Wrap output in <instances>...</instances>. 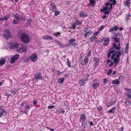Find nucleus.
Instances as JSON below:
<instances>
[{
    "instance_id": "f257e3e1",
    "label": "nucleus",
    "mask_w": 131,
    "mask_h": 131,
    "mask_svg": "<svg viewBox=\"0 0 131 131\" xmlns=\"http://www.w3.org/2000/svg\"><path fill=\"white\" fill-rule=\"evenodd\" d=\"M17 36L20 38L22 42L25 43H27L30 40L29 36L27 34L24 32L23 30H20L18 32Z\"/></svg>"
},
{
    "instance_id": "f03ea898",
    "label": "nucleus",
    "mask_w": 131,
    "mask_h": 131,
    "mask_svg": "<svg viewBox=\"0 0 131 131\" xmlns=\"http://www.w3.org/2000/svg\"><path fill=\"white\" fill-rule=\"evenodd\" d=\"M16 50L17 52L19 53L25 52L26 50L25 47L20 43H18Z\"/></svg>"
},
{
    "instance_id": "7ed1b4c3",
    "label": "nucleus",
    "mask_w": 131,
    "mask_h": 131,
    "mask_svg": "<svg viewBox=\"0 0 131 131\" xmlns=\"http://www.w3.org/2000/svg\"><path fill=\"white\" fill-rule=\"evenodd\" d=\"M86 117L85 115L83 114H82L80 116V122H82V125H84V129L85 128V124L87 122L86 121Z\"/></svg>"
},
{
    "instance_id": "20e7f679",
    "label": "nucleus",
    "mask_w": 131,
    "mask_h": 131,
    "mask_svg": "<svg viewBox=\"0 0 131 131\" xmlns=\"http://www.w3.org/2000/svg\"><path fill=\"white\" fill-rule=\"evenodd\" d=\"M11 36V34L10 30L7 29L4 30L3 35V37H5L6 39H8Z\"/></svg>"
},
{
    "instance_id": "39448f33",
    "label": "nucleus",
    "mask_w": 131,
    "mask_h": 131,
    "mask_svg": "<svg viewBox=\"0 0 131 131\" xmlns=\"http://www.w3.org/2000/svg\"><path fill=\"white\" fill-rule=\"evenodd\" d=\"M34 77L36 79L42 80H44V79L43 78V77L42 76L41 72H37L36 74L34 75Z\"/></svg>"
},
{
    "instance_id": "423d86ee",
    "label": "nucleus",
    "mask_w": 131,
    "mask_h": 131,
    "mask_svg": "<svg viewBox=\"0 0 131 131\" xmlns=\"http://www.w3.org/2000/svg\"><path fill=\"white\" fill-rule=\"evenodd\" d=\"M110 38L109 37L104 38H103V40L104 41L103 45L105 46H108L109 43L110 41Z\"/></svg>"
},
{
    "instance_id": "0eeeda50",
    "label": "nucleus",
    "mask_w": 131,
    "mask_h": 131,
    "mask_svg": "<svg viewBox=\"0 0 131 131\" xmlns=\"http://www.w3.org/2000/svg\"><path fill=\"white\" fill-rule=\"evenodd\" d=\"M31 60L34 62L36 61L37 60V56L36 53H32L30 57Z\"/></svg>"
},
{
    "instance_id": "6e6552de",
    "label": "nucleus",
    "mask_w": 131,
    "mask_h": 131,
    "mask_svg": "<svg viewBox=\"0 0 131 131\" xmlns=\"http://www.w3.org/2000/svg\"><path fill=\"white\" fill-rule=\"evenodd\" d=\"M98 38L96 36H92L90 38V40L91 42H94L95 43H99L100 42V41L99 40H97Z\"/></svg>"
},
{
    "instance_id": "1a4fd4ad",
    "label": "nucleus",
    "mask_w": 131,
    "mask_h": 131,
    "mask_svg": "<svg viewBox=\"0 0 131 131\" xmlns=\"http://www.w3.org/2000/svg\"><path fill=\"white\" fill-rule=\"evenodd\" d=\"M19 54H16L14 55L12 58L10 63H14L15 61L19 58Z\"/></svg>"
},
{
    "instance_id": "9d476101",
    "label": "nucleus",
    "mask_w": 131,
    "mask_h": 131,
    "mask_svg": "<svg viewBox=\"0 0 131 131\" xmlns=\"http://www.w3.org/2000/svg\"><path fill=\"white\" fill-rule=\"evenodd\" d=\"M18 43L17 42L12 43L10 44V49H16L18 46Z\"/></svg>"
},
{
    "instance_id": "9b49d317",
    "label": "nucleus",
    "mask_w": 131,
    "mask_h": 131,
    "mask_svg": "<svg viewBox=\"0 0 131 131\" xmlns=\"http://www.w3.org/2000/svg\"><path fill=\"white\" fill-rule=\"evenodd\" d=\"M93 61L94 62V66L95 67H96L99 65V59L97 58L94 57L93 58Z\"/></svg>"
},
{
    "instance_id": "f8f14e48",
    "label": "nucleus",
    "mask_w": 131,
    "mask_h": 131,
    "mask_svg": "<svg viewBox=\"0 0 131 131\" xmlns=\"http://www.w3.org/2000/svg\"><path fill=\"white\" fill-rule=\"evenodd\" d=\"M12 16L14 17L15 18H16L17 19H20L21 18V15L17 13H13Z\"/></svg>"
},
{
    "instance_id": "ddd939ff",
    "label": "nucleus",
    "mask_w": 131,
    "mask_h": 131,
    "mask_svg": "<svg viewBox=\"0 0 131 131\" xmlns=\"http://www.w3.org/2000/svg\"><path fill=\"white\" fill-rule=\"evenodd\" d=\"M116 101L115 100H112L107 103V106L108 107H110L114 105L116 102Z\"/></svg>"
},
{
    "instance_id": "4468645a",
    "label": "nucleus",
    "mask_w": 131,
    "mask_h": 131,
    "mask_svg": "<svg viewBox=\"0 0 131 131\" xmlns=\"http://www.w3.org/2000/svg\"><path fill=\"white\" fill-rule=\"evenodd\" d=\"M113 47L110 48V50H113L114 49H115L117 50H119V47H117V45L116 43H113Z\"/></svg>"
},
{
    "instance_id": "2eb2a0df",
    "label": "nucleus",
    "mask_w": 131,
    "mask_h": 131,
    "mask_svg": "<svg viewBox=\"0 0 131 131\" xmlns=\"http://www.w3.org/2000/svg\"><path fill=\"white\" fill-rule=\"evenodd\" d=\"M42 39L45 40L47 39L53 40V38L49 35L43 36Z\"/></svg>"
},
{
    "instance_id": "dca6fc26",
    "label": "nucleus",
    "mask_w": 131,
    "mask_h": 131,
    "mask_svg": "<svg viewBox=\"0 0 131 131\" xmlns=\"http://www.w3.org/2000/svg\"><path fill=\"white\" fill-rule=\"evenodd\" d=\"M55 41L56 43L58 45H59L61 47H63L65 46L59 40H55Z\"/></svg>"
},
{
    "instance_id": "f3484780",
    "label": "nucleus",
    "mask_w": 131,
    "mask_h": 131,
    "mask_svg": "<svg viewBox=\"0 0 131 131\" xmlns=\"http://www.w3.org/2000/svg\"><path fill=\"white\" fill-rule=\"evenodd\" d=\"M80 16V17H84L87 16L86 14L83 11H81L79 13Z\"/></svg>"
},
{
    "instance_id": "a211bd4d",
    "label": "nucleus",
    "mask_w": 131,
    "mask_h": 131,
    "mask_svg": "<svg viewBox=\"0 0 131 131\" xmlns=\"http://www.w3.org/2000/svg\"><path fill=\"white\" fill-rule=\"evenodd\" d=\"M130 3L129 0H127L125 1L124 3V5L128 8H129L130 6Z\"/></svg>"
},
{
    "instance_id": "6ab92c4d",
    "label": "nucleus",
    "mask_w": 131,
    "mask_h": 131,
    "mask_svg": "<svg viewBox=\"0 0 131 131\" xmlns=\"http://www.w3.org/2000/svg\"><path fill=\"white\" fill-rule=\"evenodd\" d=\"M21 21L20 19H17L16 18H14L13 20V23L14 24H17L19 23Z\"/></svg>"
},
{
    "instance_id": "aec40b11",
    "label": "nucleus",
    "mask_w": 131,
    "mask_h": 131,
    "mask_svg": "<svg viewBox=\"0 0 131 131\" xmlns=\"http://www.w3.org/2000/svg\"><path fill=\"white\" fill-rule=\"evenodd\" d=\"M93 33V32L91 30H89L86 32L84 34V37L86 38L87 36H89L91 34Z\"/></svg>"
},
{
    "instance_id": "412c9836",
    "label": "nucleus",
    "mask_w": 131,
    "mask_h": 131,
    "mask_svg": "<svg viewBox=\"0 0 131 131\" xmlns=\"http://www.w3.org/2000/svg\"><path fill=\"white\" fill-rule=\"evenodd\" d=\"M75 24H76V25L77 26H78L79 25H81V24H82V20H80L77 19L75 21Z\"/></svg>"
},
{
    "instance_id": "4be33fe9",
    "label": "nucleus",
    "mask_w": 131,
    "mask_h": 131,
    "mask_svg": "<svg viewBox=\"0 0 131 131\" xmlns=\"http://www.w3.org/2000/svg\"><path fill=\"white\" fill-rule=\"evenodd\" d=\"M125 105H131V102H130V100L129 99H126L124 102Z\"/></svg>"
},
{
    "instance_id": "5701e85b",
    "label": "nucleus",
    "mask_w": 131,
    "mask_h": 131,
    "mask_svg": "<svg viewBox=\"0 0 131 131\" xmlns=\"http://www.w3.org/2000/svg\"><path fill=\"white\" fill-rule=\"evenodd\" d=\"M6 60L5 58L1 59L0 60V66H2L5 63Z\"/></svg>"
},
{
    "instance_id": "b1692460",
    "label": "nucleus",
    "mask_w": 131,
    "mask_h": 131,
    "mask_svg": "<svg viewBox=\"0 0 131 131\" xmlns=\"http://www.w3.org/2000/svg\"><path fill=\"white\" fill-rule=\"evenodd\" d=\"M64 78H60L58 80V82L59 83L62 84L64 81Z\"/></svg>"
},
{
    "instance_id": "393cba45",
    "label": "nucleus",
    "mask_w": 131,
    "mask_h": 131,
    "mask_svg": "<svg viewBox=\"0 0 131 131\" xmlns=\"http://www.w3.org/2000/svg\"><path fill=\"white\" fill-rule=\"evenodd\" d=\"M115 53H116V54H117L120 56V55H122L124 53L123 50H121L117 51L115 52Z\"/></svg>"
},
{
    "instance_id": "a878e982",
    "label": "nucleus",
    "mask_w": 131,
    "mask_h": 131,
    "mask_svg": "<svg viewBox=\"0 0 131 131\" xmlns=\"http://www.w3.org/2000/svg\"><path fill=\"white\" fill-rule=\"evenodd\" d=\"M99 83H96L95 84H92V86L94 89H96L98 88L99 85Z\"/></svg>"
},
{
    "instance_id": "bb28decb",
    "label": "nucleus",
    "mask_w": 131,
    "mask_h": 131,
    "mask_svg": "<svg viewBox=\"0 0 131 131\" xmlns=\"http://www.w3.org/2000/svg\"><path fill=\"white\" fill-rule=\"evenodd\" d=\"M7 111L3 109L1 110L0 113H2L4 115L6 116L7 115Z\"/></svg>"
},
{
    "instance_id": "cd10ccee",
    "label": "nucleus",
    "mask_w": 131,
    "mask_h": 131,
    "mask_svg": "<svg viewBox=\"0 0 131 131\" xmlns=\"http://www.w3.org/2000/svg\"><path fill=\"white\" fill-rule=\"evenodd\" d=\"M113 84H117L119 83V82L118 79H116L114 80L112 82Z\"/></svg>"
},
{
    "instance_id": "c85d7f7f",
    "label": "nucleus",
    "mask_w": 131,
    "mask_h": 131,
    "mask_svg": "<svg viewBox=\"0 0 131 131\" xmlns=\"http://www.w3.org/2000/svg\"><path fill=\"white\" fill-rule=\"evenodd\" d=\"M109 52H108L107 54V56H110L111 53H114L115 52V50H111L110 49H109Z\"/></svg>"
},
{
    "instance_id": "c756f323",
    "label": "nucleus",
    "mask_w": 131,
    "mask_h": 131,
    "mask_svg": "<svg viewBox=\"0 0 131 131\" xmlns=\"http://www.w3.org/2000/svg\"><path fill=\"white\" fill-rule=\"evenodd\" d=\"M116 107H113L109 111H108L107 112V113H113L114 111L116 110Z\"/></svg>"
},
{
    "instance_id": "7c9ffc66",
    "label": "nucleus",
    "mask_w": 131,
    "mask_h": 131,
    "mask_svg": "<svg viewBox=\"0 0 131 131\" xmlns=\"http://www.w3.org/2000/svg\"><path fill=\"white\" fill-rule=\"evenodd\" d=\"M10 16V15L9 14H6L4 17V19L5 20H7L8 19Z\"/></svg>"
},
{
    "instance_id": "2f4dec72",
    "label": "nucleus",
    "mask_w": 131,
    "mask_h": 131,
    "mask_svg": "<svg viewBox=\"0 0 131 131\" xmlns=\"http://www.w3.org/2000/svg\"><path fill=\"white\" fill-rule=\"evenodd\" d=\"M95 0H90V3L92 5V6H94L95 5Z\"/></svg>"
},
{
    "instance_id": "473e14b6",
    "label": "nucleus",
    "mask_w": 131,
    "mask_h": 131,
    "mask_svg": "<svg viewBox=\"0 0 131 131\" xmlns=\"http://www.w3.org/2000/svg\"><path fill=\"white\" fill-rule=\"evenodd\" d=\"M85 80L84 79L80 80L79 81V84L81 86L83 85Z\"/></svg>"
},
{
    "instance_id": "72a5a7b5",
    "label": "nucleus",
    "mask_w": 131,
    "mask_h": 131,
    "mask_svg": "<svg viewBox=\"0 0 131 131\" xmlns=\"http://www.w3.org/2000/svg\"><path fill=\"white\" fill-rule=\"evenodd\" d=\"M113 60L114 61V64H117L119 62L120 59L116 58Z\"/></svg>"
},
{
    "instance_id": "f704fd0d",
    "label": "nucleus",
    "mask_w": 131,
    "mask_h": 131,
    "mask_svg": "<svg viewBox=\"0 0 131 131\" xmlns=\"http://www.w3.org/2000/svg\"><path fill=\"white\" fill-rule=\"evenodd\" d=\"M32 20V19L31 18L28 19L27 20V25L30 26L31 25V22Z\"/></svg>"
},
{
    "instance_id": "c9c22d12",
    "label": "nucleus",
    "mask_w": 131,
    "mask_h": 131,
    "mask_svg": "<svg viewBox=\"0 0 131 131\" xmlns=\"http://www.w3.org/2000/svg\"><path fill=\"white\" fill-rule=\"evenodd\" d=\"M67 65L69 67H71V66L70 65V64L71 63V62L70 61L69 59V58H68L67 59Z\"/></svg>"
},
{
    "instance_id": "e433bc0d",
    "label": "nucleus",
    "mask_w": 131,
    "mask_h": 131,
    "mask_svg": "<svg viewBox=\"0 0 131 131\" xmlns=\"http://www.w3.org/2000/svg\"><path fill=\"white\" fill-rule=\"evenodd\" d=\"M89 58H88V56H85L84 60V62L86 64H87L89 61Z\"/></svg>"
},
{
    "instance_id": "4c0bfd02",
    "label": "nucleus",
    "mask_w": 131,
    "mask_h": 131,
    "mask_svg": "<svg viewBox=\"0 0 131 131\" xmlns=\"http://www.w3.org/2000/svg\"><path fill=\"white\" fill-rule=\"evenodd\" d=\"M114 42H115L117 43L118 42H120L119 41V40L120 38H117L115 37H114Z\"/></svg>"
},
{
    "instance_id": "58836bf2",
    "label": "nucleus",
    "mask_w": 131,
    "mask_h": 131,
    "mask_svg": "<svg viewBox=\"0 0 131 131\" xmlns=\"http://www.w3.org/2000/svg\"><path fill=\"white\" fill-rule=\"evenodd\" d=\"M63 108H62L61 110H59L58 112V114H64V113L65 111L64 110H63Z\"/></svg>"
},
{
    "instance_id": "ea45409f",
    "label": "nucleus",
    "mask_w": 131,
    "mask_h": 131,
    "mask_svg": "<svg viewBox=\"0 0 131 131\" xmlns=\"http://www.w3.org/2000/svg\"><path fill=\"white\" fill-rule=\"evenodd\" d=\"M76 26L75 24L74 23L73 24L71 25L70 27V28L74 29L75 28Z\"/></svg>"
},
{
    "instance_id": "a19ab883",
    "label": "nucleus",
    "mask_w": 131,
    "mask_h": 131,
    "mask_svg": "<svg viewBox=\"0 0 131 131\" xmlns=\"http://www.w3.org/2000/svg\"><path fill=\"white\" fill-rule=\"evenodd\" d=\"M89 76V75L88 73H87L85 75V77H84V79L85 80V81H87L89 79L88 77Z\"/></svg>"
},
{
    "instance_id": "79ce46f5",
    "label": "nucleus",
    "mask_w": 131,
    "mask_h": 131,
    "mask_svg": "<svg viewBox=\"0 0 131 131\" xmlns=\"http://www.w3.org/2000/svg\"><path fill=\"white\" fill-rule=\"evenodd\" d=\"M112 71L113 70L111 69L108 70L107 72V75H110L112 72Z\"/></svg>"
},
{
    "instance_id": "37998d69",
    "label": "nucleus",
    "mask_w": 131,
    "mask_h": 131,
    "mask_svg": "<svg viewBox=\"0 0 131 131\" xmlns=\"http://www.w3.org/2000/svg\"><path fill=\"white\" fill-rule=\"evenodd\" d=\"M109 2L110 3L112 2V4H113L114 5H115L116 3V0H110Z\"/></svg>"
},
{
    "instance_id": "c03bdc74",
    "label": "nucleus",
    "mask_w": 131,
    "mask_h": 131,
    "mask_svg": "<svg viewBox=\"0 0 131 131\" xmlns=\"http://www.w3.org/2000/svg\"><path fill=\"white\" fill-rule=\"evenodd\" d=\"M53 34L56 37H58L59 35H60L61 34V33L59 32H57L53 33Z\"/></svg>"
},
{
    "instance_id": "a18cd8bd",
    "label": "nucleus",
    "mask_w": 131,
    "mask_h": 131,
    "mask_svg": "<svg viewBox=\"0 0 131 131\" xmlns=\"http://www.w3.org/2000/svg\"><path fill=\"white\" fill-rule=\"evenodd\" d=\"M52 9L53 12H55L57 9V8L56 5H54V6H52Z\"/></svg>"
},
{
    "instance_id": "49530a36",
    "label": "nucleus",
    "mask_w": 131,
    "mask_h": 131,
    "mask_svg": "<svg viewBox=\"0 0 131 131\" xmlns=\"http://www.w3.org/2000/svg\"><path fill=\"white\" fill-rule=\"evenodd\" d=\"M116 55V53H113L111 57V59L112 60H113V59H114L116 58H115Z\"/></svg>"
},
{
    "instance_id": "de8ad7c7",
    "label": "nucleus",
    "mask_w": 131,
    "mask_h": 131,
    "mask_svg": "<svg viewBox=\"0 0 131 131\" xmlns=\"http://www.w3.org/2000/svg\"><path fill=\"white\" fill-rule=\"evenodd\" d=\"M55 12L54 15L55 16H57L60 13V12L59 11H56L55 12Z\"/></svg>"
},
{
    "instance_id": "09e8293b",
    "label": "nucleus",
    "mask_w": 131,
    "mask_h": 131,
    "mask_svg": "<svg viewBox=\"0 0 131 131\" xmlns=\"http://www.w3.org/2000/svg\"><path fill=\"white\" fill-rule=\"evenodd\" d=\"M126 95L131 100V94L129 93V92H127L126 93Z\"/></svg>"
},
{
    "instance_id": "8fccbe9b",
    "label": "nucleus",
    "mask_w": 131,
    "mask_h": 131,
    "mask_svg": "<svg viewBox=\"0 0 131 131\" xmlns=\"http://www.w3.org/2000/svg\"><path fill=\"white\" fill-rule=\"evenodd\" d=\"M105 11L104 12V14L108 15L109 14V12L110 11V10H104Z\"/></svg>"
},
{
    "instance_id": "3c124183",
    "label": "nucleus",
    "mask_w": 131,
    "mask_h": 131,
    "mask_svg": "<svg viewBox=\"0 0 131 131\" xmlns=\"http://www.w3.org/2000/svg\"><path fill=\"white\" fill-rule=\"evenodd\" d=\"M118 79L120 81H123V76L121 75H119L118 78Z\"/></svg>"
},
{
    "instance_id": "603ef678",
    "label": "nucleus",
    "mask_w": 131,
    "mask_h": 131,
    "mask_svg": "<svg viewBox=\"0 0 131 131\" xmlns=\"http://www.w3.org/2000/svg\"><path fill=\"white\" fill-rule=\"evenodd\" d=\"M104 9L105 10H107L108 9H109L108 10H111V8L110 7H104Z\"/></svg>"
},
{
    "instance_id": "864d4df0",
    "label": "nucleus",
    "mask_w": 131,
    "mask_h": 131,
    "mask_svg": "<svg viewBox=\"0 0 131 131\" xmlns=\"http://www.w3.org/2000/svg\"><path fill=\"white\" fill-rule=\"evenodd\" d=\"M105 26H101L100 28L99 29H98V30L99 31H101L104 28V27Z\"/></svg>"
},
{
    "instance_id": "5fc2aeb1",
    "label": "nucleus",
    "mask_w": 131,
    "mask_h": 131,
    "mask_svg": "<svg viewBox=\"0 0 131 131\" xmlns=\"http://www.w3.org/2000/svg\"><path fill=\"white\" fill-rule=\"evenodd\" d=\"M56 72L57 73V74H58V75H61V74H60L61 73L62 74H63V72H60V71L58 70H57L56 71Z\"/></svg>"
},
{
    "instance_id": "6e6d98bb",
    "label": "nucleus",
    "mask_w": 131,
    "mask_h": 131,
    "mask_svg": "<svg viewBox=\"0 0 131 131\" xmlns=\"http://www.w3.org/2000/svg\"><path fill=\"white\" fill-rule=\"evenodd\" d=\"M55 107V106L54 105H50L48 106V108L49 109H50L54 108Z\"/></svg>"
},
{
    "instance_id": "4d7b16f0",
    "label": "nucleus",
    "mask_w": 131,
    "mask_h": 131,
    "mask_svg": "<svg viewBox=\"0 0 131 131\" xmlns=\"http://www.w3.org/2000/svg\"><path fill=\"white\" fill-rule=\"evenodd\" d=\"M99 33V31H97L95 32H94L93 34V36H97Z\"/></svg>"
},
{
    "instance_id": "13d9d810",
    "label": "nucleus",
    "mask_w": 131,
    "mask_h": 131,
    "mask_svg": "<svg viewBox=\"0 0 131 131\" xmlns=\"http://www.w3.org/2000/svg\"><path fill=\"white\" fill-rule=\"evenodd\" d=\"M126 90L128 92H129V93H131V89L126 88Z\"/></svg>"
},
{
    "instance_id": "bf43d9fd",
    "label": "nucleus",
    "mask_w": 131,
    "mask_h": 131,
    "mask_svg": "<svg viewBox=\"0 0 131 131\" xmlns=\"http://www.w3.org/2000/svg\"><path fill=\"white\" fill-rule=\"evenodd\" d=\"M114 30L115 31H116L118 29V27L117 26H115L113 28Z\"/></svg>"
},
{
    "instance_id": "052dcab7",
    "label": "nucleus",
    "mask_w": 131,
    "mask_h": 131,
    "mask_svg": "<svg viewBox=\"0 0 131 131\" xmlns=\"http://www.w3.org/2000/svg\"><path fill=\"white\" fill-rule=\"evenodd\" d=\"M113 63L114 62L113 61H110V64L108 65V66L109 67H111L113 65Z\"/></svg>"
},
{
    "instance_id": "680f3d73",
    "label": "nucleus",
    "mask_w": 131,
    "mask_h": 131,
    "mask_svg": "<svg viewBox=\"0 0 131 131\" xmlns=\"http://www.w3.org/2000/svg\"><path fill=\"white\" fill-rule=\"evenodd\" d=\"M107 78H105L103 80V83L104 84H106L107 83H106V82L107 81Z\"/></svg>"
},
{
    "instance_id": "e2e57ef3",
    "label": "nucleus",
    "mask_w": 131,
    "mask_h": 131,
    "mask_svg": "<svg viewBox=\"0 0 131 131\" xmlns=\"http://www.w3.org/2000/svg\"><path fill=\"white\" fill-rule=\"evenodd\" d=\"M75 40L74 39H72L69 40V42H74Z\"/></svg>"
},
{
    "instance_id": "0e129e2a",
    "label": "nucleus",
    "mask_w": 131,
    "mask_h": 131,
    "mask_svg": "<svg viewBox=\"0 0 131 131\" xmlns=\"http://www.w3.org/2000/svg\"><path fill=\"white\" fill-rule=\"evenodd\" d=\"M37 101L36 100H34L33 102V103L34 105H35L37 104Z\"/></svg>"
},
{
    "instance_id": "69168bd1",
    "label": "nucleus",
    "mask_w": 131,
    "mask_h": 131,
    "mask_svg": "<svg viewBox=\"0 0 131 131\" xmlns=\"http://www.w3.org/2000/svg\"><path fill=\"white\" fill-rule=\"evenodd\" d=\"M91 50H90V51H89L88 52V55L87 56H88V57L89 56H90L91 54Z\"/></svg>"
},
{
    "instance_id": "338daca9",
    "label": "nucleus",
    "mask_w": 131,
    "mask_h": 131,
    "mask_svg": "<svg viewBox=\"0 0 131 131\" xmlns=\"http://www.w3.org/2000/svg\"><path fill=\"white\" fill-rule=\"evenodd\" d=\"M113 28H110L109 30V31L110 32H111L112 31H113L114 30Z\"/></svg>"
},
{
    "instance_id": "774afa93",
    "label": "nucleus",
    "mask_w": 131,
    "mask_h": 131,
    "mask_svg": "<svg viewBox=\"0 0 131 131\" xmlns=\"http://www.w3.org/2000/svg\"><path fill=\"white\" fill-rule=\"evenodd\" d=\"M4 80H3L1 81L0 82V86L2 85L4 83Z\"/></svg>"
}]
</instances>
